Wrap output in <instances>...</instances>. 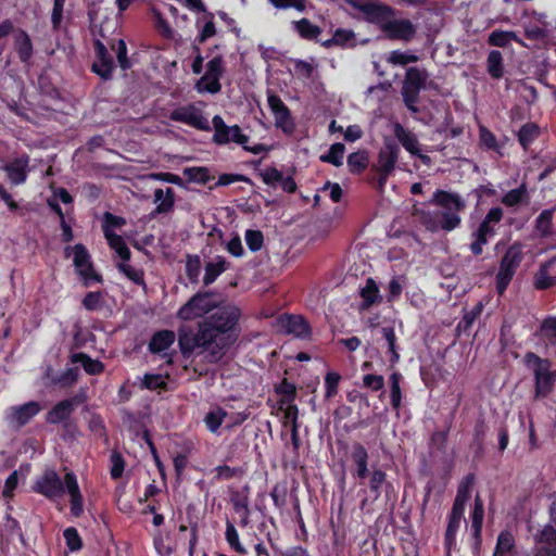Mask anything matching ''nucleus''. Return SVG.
Masks as SVG:
<instances>
[{
	"mask_svg": "<svg viewBox=\"0 0 556 556\" xmlns=\"http://www.w3.org/2000/svg\"><path fill=\"white\" fill-rule=\"evenodd\" d=\"M514 547V535L508 531H503L497 538V543L493 556H507Z\"/></svg>",
	"mask_w": 556,
	"mask_h": 556,
	"instance_id": "nucleus-48",
	"label": "nucleus"
},
{
	"mask_svg": "<svg viewBox=\"0 0 556 556\" xmlns=\"http://www.w3.org/2000/svg\"><path fill=\"white\" fill-rule=\"evenodd\" d=\"M472 241L469 245L470 252L475 256H479L483 253V247L488 244L490 237L482 235L478 231L471 233Z\"/></svg>",
	"mask_w": 556,
	"mask_h": 556,
	"instance_id": "nucleus-62",
	"label": "nucleus"
},
{
	"mask_svg": "<svg viewBox=\"0 0 556 556\" xmlns=\"http://www.w3.org/2000/svg\"><path fill=\"white\" fill-rule=\"evenodd\" d=\"M484 517L483 502L479 494L475 497V506L471 514V528L473 530V536L480 539L482 531V523Z\"/></svg>",
	"mask_w": 556,
	"mask_h": 556,
	"instance_id": "nucleus-44",
	"label": "nucleus"
},
{
	"mask_svg": "<svg viewBox=\"0 0 556 556\" xmlns=\"http://www.w3.org/2000/svg\"><path fill=\"white\" fill-rule=\"evenodd\" d=\"M226 417L227 413L218 407L205 415L204 422L211 432H216Z\"/></svg>",
	"mask_w": 556,
	"mask_h": 556,
	"instance_id": "nucleus-54",
	"label": "nucleus"
},
{
	"mask_svg": "<svg viewBox=\"0 0 556 556\" xmlns=\"http://www.w3.org/2000/svg\"><path fill=\"white\" fill-rule=\"evenodd\" d=\"M154 202L159 203L154 211L152 212V216L157 214H166L173 211L175 205V191L172 188H166L164 191L161 188L154 190Z\"/></svg>",
	"mask_w": 556,
	"mask_h": 556,
	"instance_id": "nucleus-25",
	"label": "nucleus"
},
{
	"mask_svg": "<svg viewBox=\"0 0 556 556\" xmlns=\"http://www.w3.org/2000/svg\"><path fill=\"white\" fill-rule=\"evenodd\" d=\"M504 212L503 208L500 206H495L490 208V211L486 213L484 218L479 224L476 231L485 235L490 238L494 237L496 233L495 226L501 223L503 219Z\"/></svg>",
	"mask_w": 556,
	"mask_h": 556,
	"instance_id": "nucleus-24",
	"label": "nucleus"
},
{
	"mask_svg": "<svg viewBox=\"0 0 556 556\" xmlns=\"http://www.w3.org/2000/svg\"><path fill=\"white\" fill-rule=\"evenodd\" d=\"M556 286V255L542 263L533 276L535 290L544 291Z\"/></svg>",
	"mask_w": 556,
	"mask_h": 556,
	"instance_id": "nucleus-16",
	"label": "nucleus"
},
{
	"mask_svg": "<svg viewBox=\"0 0 556 556\" xmlns=\"http://www.w3.org/2000/svg\"><path fill=\"white\" fill-rule=\"evenodd\" d=\"M345 153V146L341 142H336L330 146L326 154L320 155V161L324 163L332 164L336 167L343 165V157Z\"/></svg>",
	"mask_w": 556,
	"mask_h": 556,
	"instance_id": "nucleus-45",
	"label": "nucleus"
},
{
	"mask_svg": "<svg viewBox=\"0 0 556 556\" xmlns=\"http://www.w3.org/2000/svg\"><path fill=\"white\" fill-rule=\"evenodd\" d=\"M175 332L173 330H159L150 339L149 342V351L153 354H159L168 348L175 342Z\"/></svg>",
	"mask_w": 556,
	"mask_h": 556,
	"instance_id": "nucleus-28",
	"label": "nucleus"
},
{
	"mask_svg": "<svg viewBox=\"0 0 556 556\" xmlns=\"http://www.w3.org/2000/svg\"><path fill=\"white\" fill-rule=\"evenodd\" d=\"M225 535H226V540H227L228 544L232 548H235L240 554H244L245 553L244 547L239 542V535H238V532H237L235 526L231 522H229V521L226 525V533H225Z\"/></svg>",
	"mask_w": 556,
	"mask_h": 556,
	"instance_id": "nucleus-63",
	"label": "nucleus"
},
{
	"mask_svg": "<svg viewBox=\"0 0 556 556\" xmlns=\"http://www.w3.org/2000/svg\"><path fill=\"white\" fill-rule=\"evenodd\" d=\"M279 325L286 333L296 338L307 339L312 333L308 323L302 316L283 315L279 318Z\"/></svg>",
	"mask_w": 556,
	"mask_h": 556,
	"instance_id": "nucleus-18",
	"label": "nucleus"
},
{
	"mask_svg": "<svg viewBox=\"0 0 556 556\" xmlns=\"http://www.w3.org/2000/svg\"><path fill=\"white\" fill-rule=\"evenodd\" d=\"M482 312V304L479 303L477 306H475L471 311H468L464 314L463 318L457 325V330L459 332H467L472 327L475 320L478 318V316Z\"/></svg>",
	"mask_w": 556,
	"mask_h": 556,
	"instance_id": "nucleus-53",
	"label": "nucleus"
},
{
	"mask_svg": "<svg viewBox=\"0 0 556 556\" xmlns=\"http://www.w3.org/2000/svg\"><path fill=\"white\" fill-rule=\"evenodd\" d=\"M201 273V258L197 254H188L186 260V275L191 283H198Z\"/></svg>",
	"mask_w": 556,
	"mask_h": 556,
	"instance_id": "nucleus-49",
	"label": "nucleus"
},
{
	"mask_svg": "<svg viewBox=\"0 0 556 556\" xmlns=\"http://www.w3.org/2000/svg\"><path fill=\"white\" fill-rule=\"evenodd\" d=\"M530 195L528 192L527 184L522 182L518 188L507 191L502 198L501 203L506 207H517L520 205H528Z\"/></svg>",
	"mask_w": 556,
	"mask_h": 556,
	"instance_id": "nucleus-26",
	"label": "nucleus"
},
{
	"mask_svg": "<svg viewBox=\"0 0 556 556\" xmlns=\"http://www.w3.org/2000/svg\"><path fill=\"white\" fill-rule=\"evenodd\" d=\"M282 172L277 169L274 166L267 167L260 173V176L263 179V182L267 186H276L282 179Z\"/></svg>",
	"mask_w": 556,
	"mask_h": 556,
	"instance_id": "nucleus-64",
	"label": "nucleus"
},
{
	"mask_svg": "<svg viewBox=\"0 0 556 556\" xmlns=\"http://www.w3.org/2000/svg\"><path fill=\"white\" fill-rule=\"evenodd\" d=\"M382 339L384 340L383 348H387V353L389 354V361L391 363H396L400 358L399 346H397V337L395 334V330L393 327L386 326L381 328Z\"/></svg>",
	"mask_w": 556,
	"mask_h": 556,
	"instance_id": "nucleus-38",
	"label": "nucleus"
},
{
	"mask_svg": "<svg viewBox=\"0 0 556 556\" xmlns=\"http://www.w3.org/2000/svg\"><path fill=\"white\" fill-rule=\"evenodd\" d=\"M124 225H126V219L124 217L114 215L110 212L104 213L102 228L105 239L112 235H116L113 229L121 228Z\"/></svg>",
	"mask_w": 556,
	"mask_h": 556,
	"instance_id": "nucleus-50",
	"label": "nucleus"
},
{
	"mask_svg": "<svg viewBox=\"0 0 556 556\" xmlns=\"http://www.w3.org/2000/svg\"><path fill=\"white\" fill-rule=\"evenodd\" d=\"M110 48L112 51L115 52L118 66L123 71H127V70L131 68L132 63L127 55V46H126V42L124 39H117V40L113 39L110 42Z\"/></svg>",
	"mask_w": 556,
	"mask_h": 556,
	"instance_id": "nucleus-46",
	"label": "nucleus"
},
{
	"mask_svg": "<svg viewBox=\"0 0 556 556\" xmlns=\"http://www.w3.org/2000/svg\"><path fill=\"white\" fill-rule=\"evenodd\" d=\"M428 76L427 71L424 68L416 66L408 67L402 87L421 91L425 88Z\"/></svg>",
	"mask_w": 556,
	"mask_h": 556,
	"instance_id": "nucleus-30",
	"label": "nucleus"
},
{
	"mask_svg": "<svg viewBox=\"0 0 556 556\" xmlns=\"http://www.w3.org/2000/svg\"><path fill=\"white\" fill-rule=\"evenodd\" d=\"M84 401L85 399L81 396L61 401L48 413L47 421L50 424H60L66 420L74 410V407L81 404Z\"/></svg>",
	"mask_w": 556,
	"mask_h": 556,
	"instance_id": "nucleus-20",
	"label": "nucleus"
},
{
	"mask_svg": "<svg viewBox=\"0 0 556 556\" xmlns=\"http://www.w3.org/2000/svg\"><path fill=\"white\" fill-rule=\"evenodd\" d=\"M71 363L73 365H80L89 375L101 374L104 369V366L100 361L92 359L89 355L83 352L72 354Z\"/></svg>",
	"mask_w": 556,
	"mask_h": 556,
	"instance_id": "nucleus-33",
	"label": "nucleus"
},
{
	"mask_svg": "<svg viewBox=\"0 0 556 556\" xmlns=\"http://www.w3.org/2000/svg\"><path fill=\"white\" fill-rule=\"evenodd\" d=\"M419 60V58L416 54L407 53V52H401V51H392L390 53V56L388 61L394 65H407L409 63H415Z\"/></svg>",
	"mask_w": 556,
	"mask_h": 556,
	"instance_id": "nucleus-59",
	"label": "nucleus"
},
{
	"mask_svg": "<svg viewBox=\"0 0 556 556\" xmlns=\"http://www.w3.org/2000/svg\"><path fill=\"white\" fill-rule=\"evenodd\" d=\"M239 318V308L222 306L199 324L195 333L179 332L178 344L182 355L190 356L199 350L197 356L208 363L218 362L238 339L239 331L236 327Z\"/></svg>",
	"mask_w": 556,
	"mask_h": 556,
	"instance_id": "nucleus-1",
	"label": "nucleus"
},
{
	"mask_svg": "<svg viewBox=\"0 0 556 556\" xmlns=\"http://www.w3.org/2000/svg\"><path fill=\"white\" fill-rule=\"evenodd\" d=\"M405 282V277L403 276H394L389 285H388V294H387V301L388 302H394L396 301L403 291Z\"/></svg>",
	"mask_w": 556,
	"mask_h": 556,
	"instance_id": "nucleus-57",
	"label": "nucleus"
},
{
	"mask_svg": "<svg viewBox=\"0 0 556 556\" xmlns=\"http://www.w3.org/2000/svg\"><path fill=\"white\" fill-rule=\"evenodd\" d=\"M267 103L274 115L275 125L285 131L292 130L294 124L292 122L291 111L281 98L274 92H268Z\"/></svg>",
	"mask_w": 556,
	"mask_h": 556,
	"instance_id": "nucleus-14",
	"label": "nucleus"
},
{
	"mask_svg": "<svg viewBox=\"0 0 556 556\" xmlns=\"http://www.w3.org/2000/svg\"><path fill=\"white\" fill-rule=\"evenodd\" d=\"M486 71L493 79H501L504 76V59L498 50H491L486 58Z\"/></svg>",
	"mask_w": 556,
	"mask_h": 556,
	"instance_id": "nucleus-39",
	"label": "nucleus"
},
{
	"mask_svg": "<svg viewBox=\"0 0 556 556\" xmlns=\"http://www.w3.org/2000/svg\"><path fill=\"white\" fill-rule=\"evenodd\" d=\"M464 516V510L458 508H452L448 525L445 532V546L447 549V556L450 555L451 547L455 544L456 532L460 526Z\"/></svg>",
	"mask_w": 556,
	"mask_h": 556,
	"instance_id": "nucleus-35",
	"label": "nucleus"
},
{
	"mask_svg": "<svg viewBox=\"0 0 556 556\" xmlns=\"http://www.w3.org/2000/svg\"><path fill=\"white\" fill-rule=\"evenodd\" d=\"M369 165V155L366 150H359L348 156V167L351 174L361 175Z\"/></svg>",
	"mask_w": 556,
	"mask_h": 556,
	"instance_id": "nucleus-40",
	"label": "nucleus"
},
{
	"mask_svg": "<svg viewBox=\"0 0 556 556\" xmlns=\"http://www.w3.org/2000/svg\"><path fill=\"white\" fill-rule=\"evenodd\" d=\"M106 240L110 248L113 249L123 261L122 263L128 262L130 260L131 252L122 236L112 235Z\"/></svg>",
	"mask_w": 556,
	"mask_h": 556,
	"instance_id": "nucleus-47",
	"label": "nucleus"
},
{
	"mask_svg": "<svg viewBox=\"0 0 556 556\" xmlns=\"http://www.w3.org/2000/svg\"><path fill=\"white\" fill-rule=\"evenodd\" d=\"M400 156V147L394 141H387L379 151L377 163L371 165V172L378 174L377 190L382 192L389 177L393 174Z\"/></svg>",
	"mask_w": 556,
	"mask_h": 556,
	"instance_id": "nucleus-5",
	"label": "nucleus"
},
{
	"mask_svg": "<svg viewBox=\"0 0 556 556\" xmlns=\"http://www.w3.org/2000/svg\"><path fill=\"white\" fill-rule=\"evenodd\" d=\"M117 269L135 285L146 287L144 271L142 269L134 268L131 265L127 264V262L118 263Z\"/></svg>",
	"mask_w": 556,
	"mask_h": 556,
	"instance_id": "nucleus-51",
	"label": "nucleus"
},
{
	"mask_svg": "<svg viewBox=\"0 0 556 556\" xmlns=\"http://www.w3.org/2000/svg\"><path fill=\"white\" fill-rule=\"evenodd\" d=\"M212 124L214 126L213 142L218 146L235 142L243 147L249 141V136L242 132L239 125L228 126L219 115L213 117Z\"/></svg>",
	"mask_w": 556,
	"mask_h": 556,
	"instance_id": "nucleus-10",
	"label": "nucleus"
},
{
	"mask_svg": "<svg viewBox=\"0 0 556 556\" xmlns=\"http://www.w3.org/2000/svg\"><path fill=\"white\" fill-rule=\"evenodd\" d=\"M351 458L356 466L355 476L359 479H365L368 473V453L364 445L354 443L352 445Z\"/></svg>",
	"mask_w": 556,
	"mask_h": 556,
	"instance_id": "nucleus-27",
	"label": "nucleus"
},
{
	"mask_svg": "<svg viewBox=\"0 0 556 556\" xmlns=\"http://www.w3.org/2000/svg\"><path fill=\"white\" fill-rule=\"evenodd\" d=\"M541 136V128L536 123L528 122L523 124L518 132L517 139L525 151L529 150L532 143Z\"/></svg>",
	"mask_w": 556,
	"mask_h": 556,
	"instance_id": "nucleus-31",
	"label": "nucleus"
},
{
	"mask_svg": "<svg viewBox=\"0 0 556 556\" xmlns=\"http://www.w3.org/2000/svg\"><path fill=\"white\" fill-rule=\"evenodd\" d=\"M244 239L251 252H257L263 248L264 235L261 230L248 229Z\"/></svg>",
	"mask_w": 556,
	"mask_h": 556,
	"instance_id": "nucleus-55",
	"label": "nucleus"
},
{
	"mask_svg": "<svg viewBox=\"0 0 556 556\" xmlns=\"http://www.w3.org/2000/svg\"><path fill=\"white\" fill-rule=\"evenodd\" d=\"M394 135L407 152L414 156H417L422 162V164H430L431 159L429 155L422 154L420 152L419 142L415 134L406 130L401 124L397 123L394 126Z\"/></svg>",
	"mask_w": 556,
	"mask_h": 556,
	"instance_id": "nucleus-17",
	"label": "nucleus"
},
{
	"mask_svg": "<svg viewBox=\"0 0 556 556\" xmlns=\"http://www.w3.org/2000/svg\"><path fill=\"white\" fill-rule=\"evenodd\" d=\"M387 475L381 469H374L369 479V489L375 494V498L380 495V488L386 482Z\"/></svg>",
	"mask_w": 556,
	"mask_h": 556,
	"instance_id": "nucleus-60",
	"label": "nucleus"
},
{
	"mask_svg": "<svg viewBox=\"0 0 556 556\" xmlns=\"http://www.w3.org/2000/svg\"><path fill=\"white\" fill-rule=\"evenodd\" d=\"M511 41L523 45L522 39H520L518 35L513 30L495 29L489 35L488 38V43L497 48H506L510 45Z\"/></svg>",
	"mask_w": 556,
	"mask_h": 556,
	"instance_id": "nucleus-34",
	"label": "nucleus"
},
{
	"mask_svg": "<svg viewBox=\"0 0 556 556\" xmlns=\"http://www.w3.org/2000/svg\"><path fill=\"white\" fill-rule=\"evenodd\" d=\"M359 296L362 298V303L359 304L361 311H367L374 304L382 301L379 287L374 278L369 277L366 279L365 286L359 289Z\"/></svg>",
	"mask_w": 556,
	"mask_h": 556,
	"instance_id": "nucleus-23",
	"label": "nucleus"
},
{
	"mask_svg": "<svg viewBox=\"0 0 556 556\" xmlns=\"http://www.w3.org/2000/svg\"><path fill=\"white\" fill-rule=\"evenodd\" d=\"M419 93H420L419 90H413V89H407V88H403L402 87L403 101H404L406 108L412 113H418L419 112V109L416 105L418 100H419Z\"/></svg>",
	"mask_w": 556,
	"mask_h": 556,
	"instance_id": "nucleus-61",
	"label": "nucleus"
},
{
	"mask_svg": "<svg viewBox=\"0 0 556 556\" xmlns=\"http://www.w3.org/2000/svg\"><path fill=\"white\" fill-rule=\"evenodd\" d=\"M184 174L190 181L198 184H206L210 180L206 167H187L184 169Z\"/></svg>",
	"mask_w": 556,
	"mask_h": 556,
	"instance_id": "nucleus-58",
	"label": "nucleus"
},
{
	"mask_svg": "<svg viewBox=\"0 0 556 556\" xmlns=\"http://www.w3.org/2000/svg\"><path fill=\"white\" fill-rule=\"evenodd\" d=\"M354 9L365 15V20L370 22H380L384 17L395 15V10L389 4L379 2L378 0H343Z\"/></svg>",
	"mask_w": 556,
	"mask_h": 556,
	"instance_id": "nucleus-11",
	"label": "nucleus"
},
{
	"mask_svg": "<svg viewBox=\"0 0 556 556\" xmlns=\"http://www.w3.org/2000/svg\"><path fill=\"white\" fill-rule=\"evenodd\" d=\"M39 412L40 406L37 402H28L24 405L13 407L11 419L17 427H22L26 425Z\"/></svg>",
	"mask_w": 556,
	"mask_h": 556,
	"instance_id": "nucleus-29",
	"label": "nucleus"
},
{
	"mask_svg": "<svg viewBox=\"0 0 556 556\" xmlns=\"http://www.w3.org/2000/svg\"><path fill=\"white\" fill-rule=\"evenodd\" d=\"M277 10H295L300 13L305 12L307 0H268Z\"/></svg>",
	"mask_w": 556,
	"mask_h": 556,
	"instance_id": "nucleus-52",
	"label": "nucleus"
},
{
	"mask_svg": "<svg viewBox=\"0 0 556 556\" xmlns=\"http://www.w3.org/2000/svg\"><path fill=\"white\" fill-rule=\"evenodd\" d=\"M214 307L210 292H198L178 309L177 317L181 320H193L210 313Z\"/></svg>",
	"mask_w": 556,
	"mask_h": 556,
	"instance_id": "nucleus-8",
	"label": "nucleus"
},
{
	"mask_svg": "<svg viewBox=\"0 0 556 556\" xmlns=\"http://www.w3.org/2000/svg\"><path fill=\"white\" fill-rule=\"evenodd\" d=\"M72 254L74 256L73 264L75 266L76 273L81 278L84 287L88 288L94 282H103L102 276L94 270L90 253L83 243H77L73 247H65V257H70Z\"/></svg>",
	"mask_w": 556,
	"mask_h": 556,
	"instance_id": "nucleus-4",
	"label": "nucleus"
},
{
	"mask_svg": "<svg viewBox=\"0 0 556 556\" xmlns=\"http://www.w3.org/2000/svg\"><path fill=\"white\" fill-rule=\"evenodd\" d=\"M522 243L515 241L508 247L500 261V267L495 276V290L503 295L511 282L517 269L523 260Z\"/></svg>",
	"mask_w": 556,
	"mask_h": 556,
	"instance_id": "nucleus-3",
	"label": "nucleus"
},
{
	"mask_svg": "<svg viewBox=\"0 0 556 556\" xmlns=\"http://www.w3.org/2000/svg\"><path fill=\"white\" fill-rule=\"evenodd\" d=\"M204 18L205 23L202 26V28L199 30L198 35L194 38L193 43L201 46L203 45L207 39L212 38L216 35V26L214 23V14L212 12H204Z\"/></svg>",
	"mask_w": 556,
	"mask_h": 556,
	"instance_id": "nucleus-43",
	"label": "nucleus"
},
{
	"mask_svg": "<svg viewBox=\"0 0 556 556\" xmlns=\"http://www.w3.org/2000/svg\"><path fill=\"white\" fill-rule=\"evenodd\" d=\"M430 203L442 207L439 226L444 231H452L460 226L462 218L458 215L466 208L465 200L456 192L437 189Z\"/></svg>",
	"mask_w": 556,
	"mask_h": 556,
	"instance_id": "nucleus-2",
	"label": "nucleus"
},
{
	"mask_svg": "<svg viewBox=\"0 0 556 556\" xmlns=\"http://www.w3.org/2000/svg\"><path fill=\"white\" fill-rule=\"evenodd\" d=\"M64 485L70 495L71 513L75 517L83 514V495L80 493L76 477L73 472H67L64 477Z\"/></svg>",
	"mask_w": 556,
	"mask_h": 556,
	"instance_id": "nucleus-21",
	"label": "nucleus"
},
{
	"mask_svg": "<svg viewBox=\"0 0 556 556\" xmlns=\"http://www.w3.org/2000/svg\"><path fill=\"white\" fill-rule=\"evenodd\" d=\"M64 488L65 485L58 473L51 469H47L34 484V490L48 498H54L61 495Z\"/></svg>",
	"mask_w": 556,
	"mask_h": 556,
	"instance_id": "nucleus-15",
	"label": "nucleus"
},
{
	"mask_svg": "<svg viewBox=\"0 0 556 556\" xmlns=\"http://www.w3.org/2000/svg\"><path fill=\"white\" fill-rule=\"evenodd\" d=\"M228 268V262L223 256H216L215 262H208L205 265V273L203 277L204 286L212 285L218 276H220Z\"/></svg>",
	"mask_w": 556,
	"mask_h": 556,
	"instance_id": "nucleus-37",
	"label": "nucleus"
},
{
	"mask_svg": "<svg viewBox=\"0 0 556 556\" xmlns=\"http://www.w3.org/2000/svg\"><path fill=\"white\" fill-rule=\"evenodd\" d=\"M81 304L87 311H98L103 306V295L100 291L87 292Z\"/></svg>",
	"mask_w": 556,
	"mask_h": 556,
	"instance_id": "nucleus-56",
	"label": "nucleus"
},
{
	"mask_svg": "<svg viewBox=\"0 0 556 556\" xmlns=\"http://www.w3.org/2000/svg\"><path fill=\"white\" fill-rule=\"evenodd\" d=\"M292 28L304 40H317L321 28L313 24L308 18L303 17L292 22Z\"/></svg>",
	"mask_w": 556,
	"mask_h": 556,
	"instance_id": "nucleus-32",
	"label": "nucleus"
},
{
	"mask_svg": "<svg viewBox=\"0 0 556 556\" xmlns=\"http://www.w3.org/2000/svg\"><path fill=\"white\" fill-rule=\"evenodd\" d=\"M226 72L225 61L223 55H215L206 63V71L204 75L195 83V90L199 93L216 94L222 91L220 79Z\"/></svg>",
	"mask_w": 556,
	"mask_h": 556,
	"instance_id": "nucleus-6",
	"label": "nucleus"
},
{
	"mask_svg": "<svg viewBox=\"0 0 556 556\" xmlns=\"http://www.w3.org/2000/svg\"><path fill=\"white\" fill-rule=\"evenodd\" d=\"M526 368L534 375V382H555L556 371L552 370V363L533 352H527L523 356Z\"/></svg>",
	"mask_w": 556,
	"mask_h": 556,
	"instance_id": "nucleus-13",
	"label": "nucleus"
},
{
	"mask_svg": "<svg viewBox=\"0 0 556 556\" xmlns=\"http://www.w3.org/2000/svg\"><path fill=\"white\" fill-rule=\"evenodd\" d=\"M94 60L91 64V72L98 75L103 81L113 78L116 64L113 56L109 52L108 47L100 40H93Z\"/></svg>",
	"mask_w": 556,
	"mask_h": 556,
	"instance_id": "nucleus-9",
	"label": "nucleus"
},
{
	"mask_svg": "<svg viewBox=\"0 0 556 556\" xmlns=\"http://www.w3.org/2000/svg\"><path fill=\"white\" fill-rule=\"evenodd\" d=\"M9 180L15 185H22L26 181L29 172V156L23 154L14 159L4 166Z\"/></svg>",
	"mask_w": 556,
	"mask_h": 556,
	"instance_id": "nucleus-19",
	"label": "nucleus"
},
{
	"mask_svg": "<svg viewBox=\"0 0 556 556\" xmlns=\"http://www.w3.org/2000/svg\"><path fill=\"white\" fill-rule=\"evenodd\" d=\"M14 50L21 63L28 65L34 55L30 36L24 29H18L14 36Z\"/></svg>",
	"mask_w": 556,
	"mask_h": 556,
	"instance_id": "nucleus-22",
	"label": "nucleus"
},
{
	"mask_svg": "<svg viewBox=\"0 0 556 556\" xmlns=\"http://www.w3.org/2000/svg\"><path fill=\"white\" fill-rule=\"evenodd\" d=\"M553 215L554 208H546L535 219V230L542 238H548L553 235Z\"/></svg>",
	"mask_w": 556,
	"mask_h": 556,
	"instance_id": "nucleus-42",
	"label": "nucleus"
},
{
	"mask_svg": "<svg viewBox=\"0 0 556 556\" xmlns=\"http://www.w3.org/2000/svg\"><path fill=\"white\" fill-rule=\"evenodd\" d=\"M475 476L472 473L467 475L460 482L457 494L452 508H458L465 510L466 503L470 496V489L473 485Z\"/></svg>",
	"mask_w": 556,
	"mask_h": 556,
	"instance_id": "nucleus-41",
	"label": "nucleus"
},
{
	"mask_svg": "<svg viewBox=\"0 0 556 556\" xmlns=\"http://www.w3.org/2000/svg\"><path fill=\"white\" fill-rule=\"evenodd\" d=\"M384 17L380 22H370L378 25L384 37L389 40H402L409 42L416 35L417 28L410 20H389Z\"/></svg>",
	"mask_w": 556,
	"mask_h": 556,
	"instance_id": "nucleus-7",
	"label": "nucleus"
},
{
	"mask_svg": "<svg viewBox=\"0 0 556 556\" xmlns=\"http://www.w3.org/2000/svg\"><path fill=\"white\" fill-rule=\"evenodd\" d=\"M169 119L173 122L184 123L198 130H211V126L207 118L203 116L202 111L198 109L194 104H188L173 110L169 114Z\"/></svg>",
	"mask_w": 556,
	"mask_h": 556,
	"instance_id": "nucleus-12",
	"label": "nucleus"
},
{
	"mask_svg": "<svg viewBox=\"0 0 556 556\" xmlns=\"http://www.w3.org/2000/svg\"><path fill=\"white\" fill-rule=\"evenodd\" d=\"M355 39V33L352 29L338 28L334 30L331 38L321 41V46L325 48L341 47L345 48L351 42L353 47V40Z\"/></svg>",
	"mask_w": 556,
	"mask_h": 556,
	"instance_id": "nucleus-36",
	"label": "nucleus"
}]
</instances>
